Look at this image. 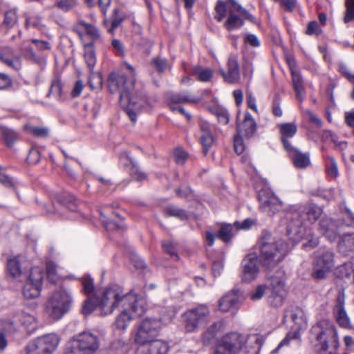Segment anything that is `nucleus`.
Returning a JSON list of instances; mask_svg holds the SVG:
<instances>
[{
	"mask_svg": "<svg viewBox=\"0 0 354 354\" xmlns=\"http://www.w3.org/2000/svg\"><path fill=\"white\" fill-rule=\"evenodd\" d=\"M201 131L202 132L201 136V144L203 145L205 153H207V149L211 147L214 139L211 131V127L207 122H201L200 124Z\"/></svg>",
	"mask_w": 354,
	"mask_h": 354,
	"instance_id": "7c9ffc66",
	"label": "nucleus"
},
{
	"mask_svg": "<svg viewBox=\"0 0 354 354\" xmlns=\"http://www.w3.org/2000/svg\"><path fill=\"white\" fill-rule=\"evenodd\" d=\"M258 245L262 265L267 268L277 266L288 250L284 241L276 239L266 231L262 232Z\"/></svg>",
	"mask_w": 354,
	"mask_h": 354,
	"instance_id": "20e7f679",
	"label": "nucleus"
},
{
	"mask_svg": "<svg viewBox=\"0 0 354 354\" xmlns=\"http://www.w3.org/2000/svg\"><path fill=\"white\" fill-rule=\"evenodd\" d=\"M266 286L272 291L271 304L275 307L281 306L286 296L283 274L281 272H277L270 277L266 281Z\"/></svg>",
	"mask_w": 354,
	"mask_h": 354,
	"instance_id": "2eb2a0df",
	"label": "nucleus"
},
{
	"mask_svg": "<svg viewBox=\"0 0 354 354\" xmlns=\"http://www.w3.org/2000/svg\"><path fill=\"white\" fill-rule=\"evenodd\" d=\"M259 264V259L255 252L247 254L241 262L242 280L247 282L255 280L260 272Z\"/></svg>",
	"mask_w": 354,
	"mask_h": 354,
	"instance_id": "dca6fc26",
	"label": "nucleus"
},
{
	"mask_svg": "<svg viewBox=\"0 0 354 354\" xmlns=\"http://www.w3.org/2000/svg\"><path fill=\"white\" fill-rule=\"evenodd\" d=\"M82 291L86 295H90L94 291L93 279L89 275H85L81 279Z\"/></svg>",
	"mask_w": 354,
	"mask_h": 354,
	"instance_id": "c03bdc74",
	"label": "nucleus"
},
{
	"mask_svg": "<svg viewBox=\"0 0 354 354\" xmlns=\"http://www.w3.org/2000/svg\"><path fill=\"white\" fill-rule=\"evenodd\" d=\"M120 308L115 325L118 329H126L131 321L142 316L147 309L144 297L129 292L124 294L118 286H112L96 292L83 304L82 313L84 315L91 314L95 309L100 315L111 314L115 308Z\"/></svg>",
	"mask_w": 354,
	"mask_h": 354,
	"instance_id": "f257e3e1",
	"label": "nucleus"
},
{
	"mask_svg": "<svg viewBox=\"0 0 354 354\" xmlns=\"http://www.w3.org/2000/svg\"><path fill=\"white\" fill-rule=\"evenodd\" d=\"M46 274L48 279L53 283H55L58 279L57 267L54 263L49 262L46 265Z\"/></svg>",
	"mask_w": 354,
	"mask_h": 354,
	"instance_id": "de8ad7c7",
	"label": "nucleus"
},
{
	"mask_svg": "<svg viewBox=\"0 0 354 354\" xmlns=\"http://www.w3.org/2000/svg\"><path fill=\"white\" fill-rule=\"evenodd\" d=\"M44 277V272L41 268L34 267L31 269L22 290L26 299H35L40 295Z\"/></svg>",
	"mask_w": 354,
	"mask_h": 354,
	"instance_id": "4468645a",
	"label": "nucleus"
},
{
	"mask_svg": "<svg viewBox=\"0 0 354 354\" xmlns=\"http://www.w3.org/2000/svg\"><path fill=\"white\" fill-rule=\"evenodd\" d=\"M198 97H193L187 94H173L170 97V100L176 104L178 103H198L201 101Z\"/></svg>",
	"mask_w": 354,
	"mask_h": 354,
	"instance_id": "ea45409f",
	"label": "nucleus"
},
{
	"mask_svg": "<svg viewBox=\"0 0 354 354\" xmlns=\"http://www.w3.org/2000/svg\"><path fill=\"white\" fill-rule=\"evenodd\" d=\"M257 129V123L249 113H246L243 121L238 125L239 134L251 138Z\"/></svg>",
	"mask_w": 354,
	"mask_h": 354,
	"instance_id": "cd10ccee",
	"label": "nucleus"
},
{
	"mask_svg": "<svg viewBox=\"0 0 354 354\" xmlns=\"http://www.w3.org/2000/svg\"><path fill=\"white\" fill-rule=\"evenodd\" d=\"M322 214V209L315 204H309L306 205L301 212L304 221H305V219L306 218L310 223L316 221Z\"/></svg>",
	"mask_w": 354,
	"mask_h": 354,
	"instance_id": "473e14b6",
	"label": "nucleus"
},
{
	"mask_svg": "<svg viewBox=\"0 0 354 354\" xmlns=\"http://www.w3.org/2000/svg\"><path fill=\"white\" fill-rule=\"evenodd\" d=\"M84 58L88 66L93 69L95 63L96 57L95 50L93 49V43L84 44Z\"/></svg>",
	"mask_w": 354,
	"mask_h": 354,
	"instance_id": "e433bc0d",
	"label": "nucleus"
},
{
	"mask_svg": "<svg viewBox=\"0 0 354 354\" xmlns=\"http://www.w3.org/2000/svg\"><path fill=\"white\" fill-rule=\"evenodd\" d=\"M324 138L325 139H328V138H330L331 139V141H333L336 147H339V149L341 150H344L347 147V142H337V138L336 136V135L333 134L331 131H326L324 133Z\"/></svg>",
	"mask_w": 354,
	"mask_h": 354,
	"instance_id": "09e8293b",
	"label": "nucleus"
},
{
	"mask_svg": "<svg viewBox=\"0 0 354 354\" xmlns=\"http://www.w3.org/2000/svg\"><path fill=\"white\" fill-rule=\"evenodd\" d=\"M169 346L167 342L160 339L140 344L135 354H167Z\"/></svg>",
	"mask_w": 354,
	"mask_h": 354,
	"instance_id": "aec40b11",
	"label": "nucleus"
},
{
	"mask_svg": "<svg viewBox=\"0 0 354 354\" xmlns=\"http://www.w3.org/2000/svg\"><path fill=\"white\" fill-rule=\"evenodd\" d=\"M77 5V0H56L55 3V6L63 12H68Z\"/></svg>",
	"mask_w": 354,
	"mask_h": 354,
	"instance_id": "79ce46f5",
	"label": "nucleus"
},
{
	"mask_svg": "<svg viewBox=\"0 0 354 354\" xmlns=\"http://www.w3.org/2000/svg\"><path fill=\"white\" fill-rule=\"evenodd\" d=\"M279 130L281 134V141L286 150L292 147L288 138H292L297 133V126L293 123H283L279 125Z\"/></svg>",
	"mask_w": 354,
	"mask_h": 354,
	"instance_id": "c85d7f7f",
	"label": "nucleus"
},
{
	"mask_svg": "<svg viewBox=\"0 0 354 354\" xmlns=\"http://www.w3.org/2000/svg\"><path fill=\"white\" fill-rule=\"evenodd\" d=\"M319 244V238L314 235L308 236L306 241L303 243V247L305 248H314Z\"/></svg>",
	"mask_w": 354,
	"mask_h": 354,
	"instance_id": "052dcab7",
	"label": "nucleus"
},
{
	"mask_svg": "<svg viewBox=\"0 0 354 354\" xmlns=\"http://www.w3.org/2000/svg\"><path fill=\"white\" fill-rule=\"evenodd\" d=\"M268 288L266 285H259L257 286L255 290L250 293V299L253 301H257L261 299L266 292V290Z\"/></svg>",
	"mask_w": 354,
	"mask_h": 354,
	"instance_id": "8fccbe9b",
	"label": "nucleus"
},
{
	"mask_svg": "<svg viewBox=\"0 0 354 354\" xmlns=\"http://www.w3.org/2000/svg\"><path fill=\"white\" fill-rule=\"evenodd\" d=\"M112 47L115 53L118 56H123L124 55V48L122 44L117 39L112 41Z\"/></svg>",
	"mask_w": 354,
	"mask_h": 354,
	"instance_id": "bf43d9fd",
	"label": "nucleus"
},
{
	"mask_svg": "<svg viewBox=\"0 0 354 354\" xmlns=\"http://www.w3.org/2000/svg\"><path fill=\"white\" fill-rule=\"evenodd\" d=\"M290 67L295 90L297 93V97L301 100L304 88L301 75L298 71L294 68L293 66L290 63Z\"/></svg>",
	"mask_w": 354,
	"mask_h": 354,
	"instance_id": "c9c22d12",
	"label": "nucleus"
},
{
	"mask_svg": "<svg viewBox=\"0 0 354 354\" xmlns=\"http://www.w3.org/2000/svg\"><path fill=\"white\" fill-rule=\"evenodd\" d=\"M7 270L12 278L17 279L20 278L23 272L17 257H12L8 259Z\"/></svg>",
	"mask_w": 354,
	"mask_h": 354,
	"instance_id": "72a5a7b5",
	"label": "nucleus"
},
{
	"mask_svg": "<svg viewBox=\"0 0 354 354\" xmlns=\"http://www.w3.org/2000/svg\"><path fill=\"white\" fill-rule=\"evenodd\" d=\"M60 342L55 333H48L31 340L26 346V354H53Z\"/></svg>",
	"mask_w": 354,
	"mask_h": 354,
	"instance_id": "9d476101",
	"label": "nucleus"
},
{
	"mask_svg": "<svg viewBox=\"0 0 354 354\" xmlns=\"http://www.w3.org/2000/svg\"><path fill=\"white\" fill-rule=\"evenodd\" d=\"M215 11L216 15L215 19L218 21H221L226 15V7L223 2L218 1L216 6Z\"/></svg>",
	"mask_w": 354,
	"mask_h": 354,
	"instance_id": "603ef678",
	"label": "nucleus"
},
{
	"mask_svg": "<svg viewBox=\"0 0 354 354\" xmlns=\"http://www.w3.org/2000/svg\"><path fill=\"white\" fill-rule=\"evenodd\" d=\"M174 157L178 164L183 165L187 158V153L181 148L176 149Z\"/></svg>",
	"mask_w": 354,
	"mask_h": 354,
	"instance_id": "6e6d98bb",
	"label": "nucleus"
},
{
	"mask_svg": "<svg viewBox=\"0 0 354 354\" xmlns=\"http://www.w3.org/2000/svg\"><path fill=\"white\" fill-rule=\"evenodd\" d=\"M234 148L237 154H241L245 150L242 136L236 135L234 138Z\"/></svg>",
	"mask_w": 354,
	"mask_h": 354,
	"instance_id": "864d4df0",
	"label": "nucleus"
},
{
	"mask_svg": "<svg viewBox=\"0 0 354 354\" xmlns=\"http://www.w3.org/2000/svg\"><path fill=\"white\" fill-rule=\"evenodd\" d=\"M19 319L22 325L25 326L28 330H34L37 327V319L34 315L26 312H21L19 315Z\"/></svg>",
	"mask_w": 354,
	"mask_h": 354,
	"instance_id": "58836bf2",
	"label": "nucleus"
},
{
	"mask_svg": "<svg viewBox=\"0 0 354 354\" xmlns=\"http://www.w3.org/2000/svg\"><path fill=\"white\" fill-rule=\"evenodd\" d=\"M102 77L100 73H91L88 80V84L91 88H100L102 85Z\"/></svg>",
	"mask_w": 354,
	"mask_h": 354,
	"instance_id": "49530a36",
	"label": "nucleus"
},
{
	"mask_svg": "<svg viewBox=\"0 0 354 354\" xmlns=\"http://www.w3.org/2000/svg\"><path fill=\"white\" fill-rule=\"evenodd\" d=\"M339 71L344 75L350 82L354 83V75L349 72L348 66L344 64H339Z\"/></svg>",
	"mask_w": 354,
	"mask_h": 354,
	"instance_id": "338daca9",
	"label": "nucleus"
},
{
	"mask_svg": "<svg viewBox=\"0 0 354 354\" xmlns=\"http://www.w3.org/2000/svg\"><path fill=\"white\" fill-rule=\"evenodd\" d=\"M198 78L202 82H207L212 76V71L210 69H202L198 71Z\"/></svg>",
	"mask_w": 354,
	"mask_h": 354,
	"instance_id": "680f3d73",
	"label": "nucleus"
},
{
	"mask_svg": "<svg viewBox=\"0 0 354 354\" xmlns=\"http://www.w3.org/2000/svg\"><path fill=\"white\" fill-rule=\"evenodd\" d=\"M161 324L156 319H145L140 324L135 335V341L139 344L156 340Z\"/></svg>",
	"mask_w": 354,
	"mask_h": 354,
	"instance_id": "f8f14e48",
	"label": "nucleus"
},
{
	"mask_svg": "<svg viewBox=\"0 0 354 354\" xmlns=\"http://www.w3.org/2000/svg\"><path fill=\"white\" fill-rule=\"evenodd\" d=\"M319 231L328 240L333 241L336 239L338 234V227L336 222L328 217H323L319 223Z\"/></svg>",
	"mask_w": 354,
	"mask_h": 354,
	"instance_id": "393cba45",
	"label": "nucleus"
},
{
	"mask_svg": "<svg viewBox=\"0 0 354 354\" xmlns=\"http://www.w3.org/2000/svg\"><path fill=\"white\" fill-rule=\"evenodd\" d=\"M259 209L268 215H273L283 206V203L268 189L259 192Z\"/></svg>",
	"mask_w": 354,
	"mask_h": 354,
	"instance_id": "f3484780",
	"label": "nucleus"
},
{
	"mask_svg": "<svg viewBox=\"0 0 354 354\" xmlns=\"http://www.w3.org/2000/svg\"><path fill=\"white\" fill-rule=\"evenodd\" d=\"M40 160V154L38 150L32 149L30 151L27 156V161L29 164L35 165L39 162Z\"/></svg>",
	"mask_w": 354,
	"mask_h": 354,
	"instance_id": "4d7b16f0",
	"label": "nucleus"
},
{
	"mask_svg": "<svg viewBox=\"0 0 354 354\" xmlns=\"http://www.w3.org/2000/svg\"><path fill=\"white\" fill-rule=\"evenodd\" d=\"M283 322L292 323L291 328L293 331L287 334L286 337L280 342L277 348L288 344L291 339L299 338V332L305 330L308 325L304 311L296 306H290L286 310L283 315Z\"/></svg>",
	"mask_w": 354,
	"mask_h": 354,
	"instance_id": "6e6552de",
	"label": "nucleus"
},
{
	"mask_svg": "<svg viewBox=\"0 0 354 354\" xmlns=\"http://www.w3.org/2000/svg\"><path fill=\"white\" fill-rule=\"evenodd\" d=\"M221 73L225 81L229 83H235L240 79L239 66L238 57L236 55H231L227 63V72L223 69L221 70Z\"/></svg>",
	"mask_w": 354,
	"mask_h": 354,
	"instance_id": "4be33fe9",
	"label": "nucleus"
},
{
	"mask_svg": "<svg viewBox=\"0 0 354 354\" xmlns=\"http://www.w3.org/2000/svg\"><path fill=\"white\" fill-rule=\"evenodd\" d=\"M98 337L84 332L74 336L66 344L64 354H94L99 348Z\"/></svg>",
	"mask_w": 354,
	"mask_h": 354,
	"instance_id": "0eeeda50",
	"label": "nucleus"
},
{
	"mask_svg": "<svg viewBox=\"0 0 354 354\" xmlns=\"http://www.w3.org/2000/svg\"><path fill=\"white\" fill-rule=\"evenodd\" d=\"M162 248L165 252L169 254L171 257L178 259V255L176 250L174 244L169 241H165L162 243Z\"/></svg>",
	"mask_w": 354,
	"mask_h": 354,
	"instance_id": "3c124183",
	"label": "nucleus"
},
{
	"mask_svg": "<svg viewBox=\"0 0 354 354\" xmlns=\"http://www.w3.org/2000/svg\"><path fill=\"white\" fill-rule=\"evenodd\" d=\"M17 20V16L15 10H9L5 14L4 23L9 27H12Z\"/></svg>",
	"mask_w": 354,
	"mask_h": 354,
	"instance_id": "5fc2aeb1",
	"label": "nucleus"
},
{
	"mask_svg": "<svg viewBox=\"0 0 354 354\" xmlns=\"http://www.w3.org/2000/svg\"><path fill=\"white\" fill-rule=\"evenodd\" d=\"M338 249L341 254L344 256H353L354 254V235L345 234L341 239Z\"/></svg>",
	"mask_w": 354,
	"mask_h": 354,
	"instance_id": "c756f323",
	"label": "nucleus"
},
{
	"mask_svg": "<svg viewBox=\"0 0 354 354\" xmlns=\"http://www.w3.org/2000/svg\"><path fill=\"white\" fill-rule=\"evenodd\" d=\"M305 113L308 117V120L310 122H312L318 127H320L322 126L321 120L317 115H315L311 111L306 110Z\"/></svg>",
	"mask_w": 354,
	"mask_h": 354,
	"instance_id": "69168bd1",
	"label": "nucleus"
},
{
	"mask_svg": "<svg viewBox=\"0 0 354 354\" xmlns=\"http://www.w3.org/2000/svg\"><path fill=\"white\" fill-rule=\"evenodd\" d=\"M330 166L327 168V173L328 176L335 178L338 175L337 165L335 159L332 157L329 158Z\"/></svg>",
	"mask_w": 354,
	"mask_h": 354,
	"instance_id": "13d9d810",
	"label": "nucleus"
},
{
	"mask_svg": "<svg viewBox=\"0 0 354 354\" xmlns=\"http://www.w3.org/2000/svg\"><path fill=\"white\" fill-rule=\"evenodd\" d=\"M287 221V234L293 241L301 239L305 232V222L301 212L297 208L292 207L286 214Z\"/></svg>",
	"mask_w": 354,
	"mask_h": 354,
	"instance_id": "ddd939ff",
	"label": "nucleus"
},
{
	"mask_svg": "<svg viewBox=\"0 0 354 354\" xmlns=\"http://www.w3.org/2000/svg\"><path fill=\"white\" fill-rule=\"evenodd\" d=\"M30 133L38 137H46L48 134V131L46 128L32 127H30Z\"/></svg>",
	"mask_w": 354,
	"mask_h": 354,
	"instance_id": "e2e57ef3",
	"label": "nucleus"
},
{
	"mask_svg": "<svg viewBox=\"0 0 354 354\" xmlns=\"http://www.w3.org/2000/svg\"><path fill=\"white\" fill-rule=\"evenodd\" d=\"M100 216H101V219H102V222L104 223V224L105 225L106 227L108 230H119V229L122 228L123 219L118 214L113 213V216H114V218L116 221H113V218L111 220H109V219L105 220L104 218H106V217L102 213V211L100 212Z\"/></svg>",
	"mask_w": 354,
	"mask_h": 354,
	"instance_id": "f704fd0d",
	"label": "nucleus"
},
{
	"mask_svg": "<svg viewBox=\"0 0 354 354\" xmlns=\"http://www.w3.org/2000/svg\"><path fill=\"white\" fill-rule=\"evenodd\" d=\"M17 327L10 319H0V350L3 351L8 345L6 335L14 334Z\"/></svg>",
	"mask_w": 354,
	"mask_h": 354,
	"instance_id": "a878e982",
	"label": "nucleus"
},
{
	"mask_svg": "<svg viewBox=\"0 0 354 354\" xmlns=\"http://www.w3.org/2000/svg\"><path fill=\"white\" fill-rule=\"evenodd\" d=\"M72 304L71 292L61 288L48 297L45 305V313L50 319L57 321L70 310Z\"/></svg>",
	"mask_w": 354,
	"mask_h": 354,
	"instance_id": "423d86ee",
	"label": "nucleus"
},
{
	"mask_svg": "<svg viewBox=\"0 0 354 354\" xmlns=\"http://www.w3.org/2000/svg\"><path fill=\"white\" fill-rule=\"evenodd\" d=\"M234 10L237 11L241 16H243L246 19H252V16L245 9L241 8V6L239 5L234 4L233 10H230V16L225 23V27L229 31L239 28L241 27L244 24L243 19L241 17L235 15L233 12Z\"/></svg>",
	"mask_w": 354,
	"mask_h": 354,
	"instance_id": "412c9836",
	"label": "nucleus"
},
{
	"mask_svg": "<svg viewBox=\"0 0 354 354\" xmlns=\"http://www.w3.org/2000/svg\"><path fill=\"white\" fill-rule=\"evenodd\" d=\"M165 214L167 216H174L184 221L188 218L187 213L182 209L175 206L169 205L165 209Z\"/></svg>",
	"mask_w": 354,
	"mask_h": 354,
	"instance_id": "a19ab883",
	"label": "nucleus"
},
{
	"mask_svg": "<svg viewBox=\"0 0 354 354\" xmlns=\"http://www.w3.org/2000/svg\"><path fill=\"white\" fill-rule=\"evenodd\" d=\"M241 295L239 291H231L225 295L218 302V308L222 312H228L239 306L241 301Z\"/></svg>",
	"mask_w": 354,
	"mask_h": 354,
	"instance_id": "b1692460",
	"label": "nucleus"
},
{
	"mask_svg": "<svg viewBox=\"0 0 354 354\" xmlns=\"http://www.w3.org/2000/svg\"><path fill=\"white\" fill-rule=\"evenodd\" d=\"M31 41L35 44L39 50H47L50 48V45L48 41L33 39Z\"/></svg>",
	"mask_w": 354,
	"mask_h": 354,
	"instance_id": "774afa93",
	"label": "nucleus"
},
{
	"mask_svg": "<svg viewBox=\"0 0 354 354\" xmlns=\"http://www.w3.org/2000/svg\"><path fill=\"white\" fill-rule=\"evenodd\" d=\"M311 339L316 341L320 354H335L338 347V335L333 323L322 319L310 329Z\"/></svg>",
	"mask_w": 354,
	"mask_h": 354,
	"instance_id": "39448f33",
	"label": "nucleus"
},
{
	"mask_svg": "<svg viewBox=\"0 0 354 354\" xmlns=\"http://www.w3.org/2000/svg\"><path fill=\"white\" fill-rule=\"evenodd\" d=\"M236 232V229L234 224L223 223L221 225L216 233L212 231H207L205 232V242L209 246H212L214 243L215 238L217 237L223 242L227 243L232 240Z\"/></svg>",
	"mask_w": 354,
	"mask_h": 354,
	"instance_id": "a211bd4d",
	"label": "nucleus"
},
{
	"mask_svg": "<svg viewBox=\"0 0 354 354\" xmlns=\"http://www.w3.org/2000/svg\"><path fill=\"white\" fill-rule=\"evenodd\" d=\"M62 93V84L59 80H55L53 81L48 96L54 97L56 100H59L61 97Z\"/></svg>",
	"mask_w": 354,
	"mask_h": 354,
	"instance_id": "a18cd8bd",
	"label": "nucleus"
},
{
	"mask_svg": "<svg viewBox=\"0 0 354 354\" xmlns=\"http://www.w3.org/2000/svg\"><path fill=\"white\" fill-rule=\"evenodd\" d=\"M135 80H127L124 75L111 73L108 78V86L112 93H120V103L132 122L136 121L137 114L151 103L142 91L133 93Z\"/></svg>",
	"mask_w": 354,
	"mask_h": 354,
	"instance_id": "f03ea898",
	"label": "nucleus"
},
{
	"mask_svg": "<svg viewBox=\"0 0 354 354\" xmlns=\"http://www.w3.org/2000/svg\"><path fill=\"white\" fill-rule=\"evenodd\" d=\"M295 167L304 169L310 164V156L308 153H302L298 149L292 147L286 150Z\"/></svg>",
	"mask_w": 354,
	"mask_h": 354,
	"instance_id": "bb28decb",
	"label": "nucleus"
},
{
	"mask_svg": "<svg viewBox=\"0 0 354 354\" xmlns=\"http://www.w3.org/2000/svg\"><path fill=\"white\" fill-rule=\"evenodd\" d=\"M14 51L10 47H3L0 48V60L9 67L18 70L19 68V64L15 62L13 59Z\"/></svg>",
	"mask_w": 354,
	"mask_h": 354,
	"instance_id": "2f4dec72",
	"label": "nucleus"
},
{
	"mask_svg": "<svg viewBox=\"0 0 354 354\" xmlns=\"http://www.w3.org/2000/svg\"><path fill=\"white\" fill-rule=\"evenodd\" d=\"M345 296L344 292H339L335 306L333 309L335 318L339 326L345 328H351V321L345 310Z\"/></svg>",
	"mask_w": 354,
	"mask_h": 354,
	"instance_id": "6ab92c4d",
	"label": "nucleus"
},
{
	"mask_svg": "<svg viewBox=\"0 0 354 354\" xmlns=\"http://www.w3.org/2000/svg\"><path fill=\"white\" fill-rule=\"evenodd\" d=\"M246 97L248 107L253 110L254 111L257 112L258 109L256 104L255 97L250 92H247Z\"/></svg>",
	"mask_w": 354,
	"mask_h": 354,
	"instance_id": "0e129e2a",
	"label": "nucleus"
},
{
	"mask_svg": "<svg viewBox=\"0 0 354 354\" xmlns=\"http://www.w3.org/2000/svg\"><path fill=\"white\" fill-rule=\"evenodd\" d=\"M262 344L263 339L257 334L245 336L236 332L229 333L222 337L214 354H239L244 348L248 353L257 354Z\"/></svg>",
	"mask_w": 354,
	"mask_h": 354,
	"instance_id": "7ed1b4c3",
	"label": "nucleus"
},
{
	"mask_svg": "<svg viewBox=\"0 0 354 354\" xmlns=\"http://www.w3.org/2000/svg\"><path fill=\"white\" fill-rule=\"evenodd\" d=\"M223 322L218 321L212 324L204 333V339L210 340L214 338L223 329Z\"/></svg>",
	"mask_w": 354,
	"mask_h": 354,
	"instance_id": "4c0bfd02",
	"label": "nucleus"
},
{
	"mask_svg": "<svg viewBox=\"0 0 354 354\" xmlns=\"http://www.w3.org/2000/svg\"><path fill=\"white\" fill-rule=\"evenodd\" d=\"M334 267V253L328 249H320L315 253L311 276L315 279H326Z\"/></svg>",
	"mask_w": 354,
	"mask_h": 354,
	"instance_id": "1a4fd4ad",
	"label": "nucleus"
},
{
	"mask_svg": "<svg viewBox=\"0 0 354 354\" xmlns=\"http://www.w3.org/2000/svg\"><path fill=\"white\" fill-rule=\"evenodd\" d=\"M345 7L343 20L345 24H348L354 21V0H345Z\"/></svg>",
	"mask_w": 354,
	"mask_h": 354,
	"instance_id": "37998d69",
	"label": "nucleus"
},
{
	"mask_svg": "<svg viewBox=\"0 0 354 354\" xmlns=\"http://www.w3.org/2000/svg\"><path fill=\"white\" fill-rule=\"evenodd\" d=\"M210 311L205 305H199L187 310L183 314L185 328L193 332L205 325L209 319Z\"/></svg>",
	"mask_w": 354,
	"mask_h": 354,
	"instance_id": "9b49d317",
	"label": "nucleus"
},
{
	"mask_svg": "<svg viewBox=\"0 0 354 354\" xmlns=\"http://www.w3.org/2000/svg\"><path fill=\"white\" fill-rule=\"evenodd\" d=\"M73 30L78 35L83 41L84 35H88L93 41H97L100 39V35L97 28L90 24H87L82 20H79L73 27Z\"/></svg>",
	"mask_w": 354,
	"mask_h": 354,
	"instance_id": "5701e85b",
	"label": "nucleus"
}]
</instances>
